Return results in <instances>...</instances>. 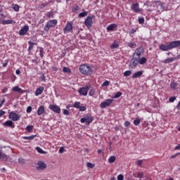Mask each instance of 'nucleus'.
<instances>
[{"instance_id": "nucleus-63", "label": "nucleus", "mask_w": 180, "mask_h": 180, "mask_svg": "<svg viewBox=\"0 0 180 180\" xmlns=\"http://www.w3.org/2000/svg\"><path fill=\"white\" fill-rule=\"evenodd\" d=\"M136 33V30L134 29L131 30V34H134Z\"/></svg>"}, {"instance_id": "nucleus-7", "label": "nucleus", "mask_w": 180, "mask_h": 180, "mask_svg": "<svg viewBox=\"0 0 180 180\" xmlns=\"http://www.w3.org/2000/svg\"><path fill=\"white\" fill-rule=\"evenodd\" d=\"M113 103V99H107L103 102H101L100 105V108L101 109H105V108H108V106H110Z\"/></svg>"}, {"instance_id": "nucleus-8", "label": "nucleus", "mask_w": 180, "mask_h": 180, "mask_svg": "<svg viewBox=\"0 0 180 180\" xmlns=\"http://www.w3.org/2000/svg\"><path fill=\"white\" fill-rule=\"evenodd\" d=\"M137 64H139V60L137 57L133 56L132 59L130 60L129 67L131 70H134L136 67H137Z\"/></svg>"}, {"instance_id": "nucleus-15", "label": "nucleus", "mask_w": 180, "mask_h": 180, "mask_svg": "<svg viewBox=\"0 0 180 180\" xmlns=\"http://www.w3.org/2000/svg\"><path fill=\"white\" fill-rule=\"evenodd\" d=\"M27 32H29V25H24L19 31V35L25 36Z\"/></svg>"}, {"instance_id": "nucleus-53", "label": "nucleus", "mask_w": 180, "mask_h": 180, "mask_svg": "<svg viewBox=\"0 0 180 180\" xmlns=\"http://www.w3.org/2000/svg\"><path fill=\"white\" fill-rule=\"evenodd\" d=\"M26 112H27V113H30L32 112V106H28L27 108Z\"/></svg>"}, {"instance_id": "nucleus-27", "label": "nucleus", "mask_w": 180, "mask_h": 180, "mask_svg": "<svg viewBox=\"0 0 180 180\" xmlns=\"http://www.w3.org/2000/svg\"><path fill=\"white\" fill-rule=\"evenodd\" d=\"M119 47V41H114L113 44H111L110 49H115Z\"/></svg>"}, {"instance_id": "nucleus-10", "label": "nucleus", "mask_w": 180, "mask_h": 180, "mask_svg": "<svg viewBox=\"0 0 180 180\" xmlns=\"http://www.w3.org/2000/svg\"><path fill=\"white\" fill-rule=\"evenodd\" d=\"M72 22H68L65 28L63 29L64 33H72Z\"/></svg>"}, {"instance_id": "nucleus-6", "label": "nucleus", "mask_w": 180, "mask_h": 180, "mask_svg": "<svg viewBox=\"0 0 180 180\" xmlns=\"http://www.w3.org/2000/svg\"><path fill=\"white\" fill-rule=\"evenodd\" d=\"M155 11L157 12H162L164 11V5L160 1H155L154 3Z\"/></svg>"}, {"instance_id": "nucleus-20", "label": "nucleus", "mask_w": 180, "mask_h": 180, "mask_svg": "<svg viewBox=\"0 0 180 180\" xmlns=\"http://www.w3.org/2000/svg\"><path fill=\"white\" fill-rule=\"evenodd\" d=\"M176 60H178V57L167 58L163 61V63L164 64H169L170 63H174V61H176Z\"/></svg>"}, {"instance_id": "nucleus-47", "label": "nucleus", "mask_w": 180, "mask_h": 180, "mask_svg": "<svg viewBox=\"0 0 180 180\" xmlns=\"http://www.w3.org/2000/svg\"><path fill=\"white\" fill-rule=\"evenodd\" d=\"M80 112H85V110H86V106H80L79 108Z\"/></svg>"}, {"instance_id": "nucleus-11", "label": "nucleus", "mask_w": 180, "mask_h": 180, "mask_svg": "<svg viewBox=\"0 0 180 180\" xmlns=\"http://www.w3.org/2000/svg\"><path fill=\"white\" fill-rule=\"evenodd\" d=\"M49 109L50 110H52L53 112H54V113H58L60 114L61 113V108L60 107H58V105H49Z\"/></svg>"}, {"instance_id": "nucleus-57", "label": "nucleus", "mask_w": 180, "mask_h": 180, "mask_svg": "<svg viewBox=\"0 0 180 180\" xmlns=\"http://www.w3.org/2000/svg\"><path fill=\"white\" fill-rule=\"evenodd\" d=\"M6 65H8V60H5L4 63H3L2 67L4 68H5V67H6Z\"/></svg>"}, {"instance_id": "nucleus-37", "label": "nucleus", "mask_w": 180, "mask_h": 180, "mask_svg": "<svg viewBox=\"0 0 180 180\" xmlns=\"http://www.w3.org/2000/svg\"><path fill=\"white\" fill-rule=\"evenodd\" d=\"M25 129L27 131H28V133H32V131H33V126L28 125L26 127Z\"/></svg>"}, {"instance_id": "nucleus-4", "label": "nucleus", "mask_w": 180, "mask_h": 180, "mask_svg": "<svg viewBox=\"0 0 180 180\" xmlns=\"http://www.w3.org/2000/svg\"><path fill=\"white\" fill-rule=\"evenodd\" d=\"M94 18L95 15L87 16L84 20V25L87 27V29H91L92 27V25H94Z\"/></svg>"}, {"instance_id": "nucleus-18", "label": "nucleus", "mask_w": 180, "mask_h": 180, "mask_svg": "<svg viewBox=\"0 0 180 180\" xmlns=\"http://www.w3.org/2000/svg\"><path fill=\"white\" fill-rule=\"evenodd\" d=\"M131 9L136 13L141 12L139 4L138 3L134 4L131 7Z\"/></svg>"}, {"instance_id": "nucleus-34", "label": "nucleus", "mask_w": 180, "mask_h": 180, "mask_svg": "<svg viewBox=\"0 0 180 180\" xmlns=\"http://www.w3.org/2000/svg\"><path fill=\"white\" fill-rule=\"evenodd\" d=\"M46 16L47 18H49V19L51 18H54V12L53 11H49V12H47L46 13Z\"/></svg>"}, {"instance_id": "nucleus-28", "label": "nucleus", "mask_w": 180, "mask_h": 180, "mask_svg": "<svg viewBox=\"0 0 180 180\" xmlns=\"http://www.w3.org/2000/svg\"><path fill=\"white\" fill-rule=\"evenodd\" d=\"M11 8L12 9H13V11H15V12H19V9H20L19 5L13 4L11 5Z\"/></svg>"}, {"instance_id": "nucleus-43", "label": "nucleus", "mask_w": 180, "mask_h": 180, "mask_svg": "<svg viewBox=\"0 0 180 180\" xmlns=\"http://www.w3.org/2000/svg\"><path fill=\"white\" fill-rule=\"evenodd\" d=\"M36 150H37V151L40 153V154H44L45 153L44 150H43V149H41L40 147H37Z\"/></svg>"}, {"instance_id": "nucleus-59", "label": "nucleus", "mask_w": 180, "mask_h": 180, "mask_svg": "<svg viewBox=\"0 0 180 180\" xmlns=\"http://www.w3.org/2000/svg\"><path fill=\"white\" fill-rule=\"evenodd\" d=\"M179 155V153H176L175 155H173L170 157V159L176 158V157H178Z\"/></svg>"}, {"instance_id": "nucleus-45", "label": "nucleus", "mask_w": 180, "mask_h": 180, "mask_svg": "<svg viewBox=\"0 0 180 180\" xmlns=\"http://www.w3.org/2000/svg\"><path fill=\"white\" fill-rule=\"evenodd\" d=\"M143 23H144V18L143 17L139 18V24L143 25Z\"/></svg>"}, {"instance_id": "nucleus-25", "label": "nucleus", "mask_w": 180, "mask_h": 180, "mask_svg": "<svg viewBox=\"0 0 180 180\" xmlns=\"http://www.w3.org/2000/svg\"><path fill=\"white\" fill-rule=\"evenodd\" d=\"M80 11H81V7H79L78 6H72V12H73V13H78V12H80Z\"/></svg>"}, {"instance_id": "nucleus-60", "label": "nucleus", "mask_w": 180, "mask_h": 180, "mask_svg": "<svg viewBox=\"0 0 180 180\" xmlns=\"http://www.w3.org/2000/svg\"><path fill=\"white\" fill-rule=\"evenodd\" d=\"M5 103V99H3L1 102L0 103V108H2V105Z\"/></svg>"}, {"instance_id": "nucleus-52", "label": "nucleus", "mask_w": 180, "mask_h": 180, "mask_svg": "<svg viewBox=\"0 0 180 180\" xmlns=\"http://www.w3.org/2000/svg\"><path fill=\"white\" fill-rule=\"evenodd\" d=\"M176 99V97L172 96L169 98V102H174Z\"/></svg>"}, {"instance_id": "nucleus-56", "label": "nucleus", "mask_w": 180, "mask_h": 180, "mask_svg": "<svg viewBox=\"0 0 180 180\" xmlns=\"http://www.w3.org/2000/svg\"><path fill=\"white\" fill-rule=\"evenodd\" d=\"M129 47H130V49H133V47L134 46V43L130 41L128 44Z\"/></svg>"}, {"instance_id": "nucleus-42", "label": "nucleus", "mask_w": 180, "mask_h": 180, "mask_svg": "<svg viewBox=\"0 0 180 180\" xmlns=\"http://www.w3.org/2000/svg\"><path fill=\"white\" fill-rule=\"evenodd\" d=\"M110 84V82L106 80L102 84L101 86H109V84Z\"/></svg>"}, {"instance_id": "nucleus-32", "label": "nucleus", "mask_w": 180, "mask_h": 180, "mask_svg": "<svg viewBox=\"0 0 180 180\" xmlns=\"http://www.w3.org/2000/svg\"><path fill=\"white\" fill-rule=\"evenodd\" d=\"M115 161H116V156H110L108 158V162L110 164H113V162H115Z\"/></svg>"}, {"instance_id": "nucleus-14", "label": "nucleus", "mask_w": 180, "mask_h": 180, "mask_svg": "<svg viewBox=\"0 0 180 180\" xmlns=\"http://www.w3.org/2000/svg\"><path fill=\"white\" fill-rule=\"evenodd\" d=\"M88 91H89V87H82L79 89V94L83 96H86L88 95Z\"/></svg>"}, {"instance_id": "nucleus-50", "label": "nucleus", "mask_w": 180, "mask_h": 180, "mask_svg": "<svg viewBox=\"0 0 180 180\" xmlns=\"http://www.w3.org/2000/svg\"><path fill=\"white\" fill-rule=\"evenodd\" d=\"M136 165H139V167H141V165H143V160H138L136 162Z\"/></svg>"}, {"instance_id": "nucleus-49", "label": "nucleus", "mask_w": 180, "mask_h": 180, "mask_svg": "<svg viewBox=\"0 0 180 180\" xmlns=\"http://www.w3.org/2000/svg\"><path fill=\"white\" fill-rule=\"evenodd\" d=\"M143 176H144V174L143 172H139L138 173L137 178H139L140 179H141V178H143Z\"/></svg>"}, {"instance_id": "nucleus-64", "label": "nucleus", "mask_w": 180, "mask_h": 180, "mask_svg": "<svg viewBox=\"0 0 180 180\" xmlns=\"http://www.w3.org/2000/svg\"><path fill=\"white\" fill-rule=\"evenodd\" d=\"M175 150H180V144L175 146Z\"/></svg>"}, {"instance_id": "nucleus-39", "label": "nucleus", "mask_w": 180, "mask_h": 180, "mask_svg": "<svg viewBox=\"0 0 180 180\" xmlns=\"http://www.w3.org/2000/svg\"><path fill=\"white\" fill-rule=\"evenodd\" d=\"M130 75H131V71L130 70H127L124 72V77H130Z\"/></svg>"}, {"instance_id": "nucleus-62", "label": "nucleus", "mask_w": 180, "mask_h": 180, "mask_svg": "<svg viewBox=\"0 0 180 180\" xmlns=\"http://www.w3.org/2000/svg\"><path fill=\"white\" fill-rule=\"evenodd\" d=\"M52 70H53V71H55V72L58 71V68H57L56 67H52Z\"/></svg>"}, {"instance_id": "nucleus-12", "label": "nucleus", "mask_w": 180, "mask_h": 180, "mask_svg": "<svg viewBox=\"0 0 180 180\" xmlns=\"http://www.w3.org/2000/svg\"><path fill=\"white\" fill-rule=\"evenodd\" d=\"M9 119L13 120V122H18V120L20 119V115H18L17 113L11 112L9 114Z\"/></svg>"}, {"instance_id": "nucleus-19", "label": "nucleus", "mask_w": 180, "mask_h": 180, "mask_svg": "<svg viewBox=\"0 0 180 180\" xmlns=\"http://www.w3.org/2000/svg\"><path fill=\"white\" fill-rule=\"evenodd\" d=\"M37 113L38 116H41V115H43L44 113H46V109L44 108V106L40 105L38 108Z\"/></svg>"}, {"instance_id": "nucleus-54", "label": "nucleus", "mask_w": 180, "mask_h": 180, "mask_svg": "<svg viewBox=\"0 0 180 180\" xmlns=\"http://www.w3.org/2000/svg\"><path fill=\"white\" fill-rule=\"evenodd\" d=\"M124 126L125 127H129V126H130V122L126 121V122H124Z\"/></svg>"}, {"instance_id": "nucleus-40", "label": "nucleus", "mask_w": 180, "mask_h": 180, "mask_svg": "<svg viewBox=\"0 0 180 180\" xmlns=\"http://www.w3.org/2000/svg\"><path fill=\"white\" fill-rule=\"evenodd\" d=\"M120 96H122V92L118 91L115 94V95L114 96V98L115 99H117V98H120Z\"/></svg>"}, {"instance_id": "nucleus-22", "label": "nucleus", "mask_w": 180, "mask_h": 180, "mask_svg": "<svg viewBox=\"0 0 180 180\" xmlns=\"http://www.w3.org/2000/svg\"><path fill=\"white\" fill-rule=\"evenodd\" d=\"M12 91L13 92H18V94H25V91H23L22 89H20L19 86H15L12 88Z\"/></svg>"}, {"instance_id": "nucleus-31", "label": "nucleus", "mask_w": 180, "mask_h": 180, "mask_svg": "<svg viewBox=\"0 0 180 180\" xmlns=\"http://www.w3.org/2000/svg\"><path fill=\"white\" fill-rule=\"evenodd\" d=\"M140 123H141V120L140 119V117L136 118L134 120V126H139V124H140Z\"/></svg>"}, {"instance_id": "nucleus-58", "label": "nucleus", "mask_w": 180, "mask_h": 180, "mask_svg": "<svg viewBox=\"0 0 180 180\" xmlns=\"http://www.w3.org/2000/svg\"><path fill=\"white\" fill-rule=\"evenodd\" d=\"M5 115V111L0 110V117H2Z\"/></svg>"}, {"instance_id": "nucleus-21", "label": "nucleus", "mask_w": 180, "mask_h": 180, "mask_svg": "<svg viewBox=\"0 0 180 180\" xmlns=\"http://www.w3.org/2000/svg\"><path fill=\"white\" fill-rule=\"evenodd\" d=\"M117 27V24L112 23L107 27V30L108 32H113V30H115V29H116Z\"/></svg>"}, {"instance_id": "nucleus-41", "label": "nucleus", "mask_w": 180, "mask_h": 180, "mask_svg": "<svg viewBox=\"0 0 180 180\" xmlns=\"http://www.w3.org/2000/svg\"><path fill=\"white\" fill-rule=\"evenodd\" d=\"M95 93H96L95 89H91L89 92V96H94V95H95Z\"/></svg>"}, {"instance_id": "nucleus-23", "label": "nucleus", "mask_w": 180, "mask_h": 180, "mask_svg": "<svg viewBox=\"0 0 180 180\" xmlns=\"http://www.w3.org/2000/svg\"><path fill=\"white\" fill-rule=\"evenodd\" d=\"M143 74H144V70L138 71L132 75V78H140Z\"/></svg>"}, {"instance_id": "nucleus-17", "label": "nucleus", "mask_w": 180, "mask_h": 180, "mask_svg": "<svg viewBox=\"0 0 180 180\" xmlns=\"http://www.w3.org/2000/svg\"><path fill=\"white\" fill-rule=\"evenodd\" d=\"M3 126H4V127H11V129H15V124H13V122L11 120L6 121L4 123H3Z\"/></svg>"}, {"instance_id": "nucleus-46", "label": "nucleus", "mask_w": 180, "mask_h": 180, "mask_svg": "<svg viewBox=\"0 0 180 180\" xmlns=\"http://www.w3.org/2000/svg\"><path fill=\"white\" fill-rule=\"evenodd\" d=\"M87 167L89 168H95V165L94 164H92L91 162H87Z\"/></svg>"}, {"instance_id": "nucleus-35", "label": "nucleus", "mask_w": 180, "mask_h": 180, "mask_svg": "<svg viewBox=\"0 0 180 180\" xmlns=\"http://www.w3.org/2000/svg\"><path fill=\"white\" fill-rule=\"evenodd\" d=\"M80 106H81V102L79 101L75 102L73 105V108H75L76 109H79Z\"/></svg>"}, {"instance_id": "nucleus-48", "label": "nucleus", "mask_w": 180, "mask_h": 180, "mask_svg": "<svg viewBox=\"0 0 180 180\" xmlns=\"http://www.w3.org/2000/svg\"><path fill=\"white\" fill-rule=\"evenodd\" d=\"M117 180H123V179H124V176H123V174H120L117 176Z\"/></svg>"}, {"instance_id": "nucleus-16", "label": "nucleus", "mask_w": 180, "mask_h": 180, "mask_svg": "<svg viewBox=\"0 0 180 180\" xmlns=\"http://www.w3.org/2000/svg\"><path fill=\"white\" fill-rule=\"evenodd\" d=\"M44 91V87L40 86L39 88H37L34 92L35 96H39V95H41Z\"/></svg>"}, {"instance_id": "nucleus-38", "label": "nucleus", "mask_w": 180, "mask_h": 180, "mask_svg": "<svg viewBox=\"0 0 180 180\" xmlns=\"http://www.w3.org/2000/svg\"><path fill=\"white\" fill-rule=\"evenodd\" d=\"M25 162H26V160H25V159H23L22 158H18V163L21 164V165H25Z\"/></svg>"}, {"instance_id": "nucleus-24", "label": "nucleus", "mask_w": 180, "mask_h": 180, "mask_svg": "<svg viewBox=\"0 0 180 180\" xmlns=\"http://www.w3.org/2000/svg\"><path fill=\"white\" fill-rule=\"evenodd\" d=\"M138 58V64H140V65H143V64H146L147 63V59L144 57L142 58Z\"/></svg>"}, {"instance_id": "nucleus-55", "label": "nucleus", "mask_w": 180, "mask_h": 180, "mask_svg": "<svg viewBox=\"0 0 180 180\" xmlns=\"http://www.w3.org/2000/svg\"><path fill=\"white\" fill-rule=\"evenodd\" d=\"M58 153L60 154H63V153H64V147H60L59 150H58Z\"/></svg>"}, {"instance_id": "nucleus-3", "label": "nucleus", "mask_w": 180, "mask_h": 180, "mask_svg": "<svg viewBox=\"0 0 180 180\" xmlns=\"http://www.w3.org/2000/svg\"><path fill=\"white\" fill-rule=\"evenodd\" d=\"M58 21L57 20H51L46 22L44 26V32H49L50 31L51 27H56L57 26Z\"/></svg>"}, {"instance_id": "nucleus-5", "label": "nucleus", "mask_w": 180, "mask_h": 180, "mask_svg": "<svg viewBox=\"0 0 180 180\" xmlns=\"http://www.w3.org/2000/svg\"><path fill=\"white\" fill-rule=\"evenodd\" d=\"M94 121V117L91 115H86L83 118L80 119L81 123H86V126H89L91 123Z\"/></svg>"}, {"instance_id": "nucleus-13", "label": "nucleus", "mask_w": 180, "mask_h": 180, "mask_svg": "<svg viewBox=\"0 0 180 180\" xmlns=\"http://www.w3.org/2000/svg\"><path fill=\"white\" fill-rule=\"evenodd\" d=\"M47 168V165L45 164L44 162H38L37 167L36 169L38 171H43V169H46Z\"/></svg>"}, {"instance_id": "nucleus-61", "label": "nucleus", "mask_w": 180, "mask_h": 180, "mask_svg": "<svg viewBox=\"0 0 180 180\" xmlns=\"http://www.w3.org/2000/svg\"><path fill=\"white\" fill-rule=\"evenodd\" d=\"M176 108V109H178V110H180V101H179Z\"/></svg>"}, {"instance_id": "nucleus-30", "label": "nucleus", "mask_w": 180, "mask_h": 180, "mask_svg": "<svg viewBox=\"0 0 180 180\" xmlns=\"http://www.w3.org/2000/svg\"><path fill=\"white\" fill-rule=\"evenodd\" d=\"M170 88H172V89H176V88H178V84L175 83V82H171Z\"/></svg>"}, {"instance_id": "nucleus-51", "label": "nucleus", "mask_w": 180, "mask_h": 180, "mask_svg": "<svg viewBox=\"0 0 180 180\" xmlns=\"http://www.w3.org/2000/svg\"><path fill=\"white\" fill-rule=\"evenodd\" d=\"M63 115L68 116V115H70V111H68V110H63Z\"/></svg>"}, {"instance_id": "nucleus-33", "label": "nucleus", "mask_w": 180, "mask_h": 180, "mask_svg": "<svg viewBox=\"0 0 180 180\" xmlns=\"http://www.w3.org/2000/svg\"><path fill=\"white\" fill-rule=\"evenodd\" d=\"M88 15V11H84L83 13H80L78 15V18H85Z\"/></svg>"}, {"instance_id": "nucleus-44", "label": "nucleus", "mask_w": 180, "mask_h": 180, "mask_svg": "<svg viewBox=\"0 0 180 180\" xmlns=\"http://www.w3.org/2000/svg\"><path fill=\"white\" fill-rule=\"evenodd\" d=\"M0 158H2L3 160L6 159V155L1 151H0Z\"/></svg>"}, {"instance_id": "nucleus-29", "label": "nucleus", "mask_w": 180, "mask_h": 180, "mask_svg": "<svg viewBox=\"0 0 180 180\" xmlns=\"http://www.w3.org/2000/svg\"><path fill=\"white\" fill-rule=\"evenodd\" d=\"M34 137H36V135H31L30 136H22L23 140H34Z\"/></svg>"}, {"instance_id": "nucleus-2", "label": "nucleus", "mask_w": 180, "mask_h": 180, "mask_svg": "<svg viewBox=\"0 0 180 180\" xmlns=\"http://www.w3.org/2000/svg\"><path fill=\"white\" fill-rule=\"evenodd\" d=\"M79 71L84 75H91L92 74V68L88 65H82L79 68Z\"/></svg>"}, {"instance_id": "nucleus-9", "label": "nucleus", "mask_w": 180, "mask_h": 180, "mask_svg": "<svg viewBox=\"0 0 180 180\" xmlns=\"http://www.w3.org/2000/svg\"><path fill=\"white\" fill-rule=\"evenodd\" d=\"M143 53H144V48H143L142 46H140L135 50L133 57H136V56L137 58H140V57H141V54H143Z\"/></svg>"}, {"instance_id": "nucleus-1", "label": "nucleus", "mask_w": 180, "mask_h": 180, "mask_svg": "<svg viewBox=\"0 0 180 180\" xmlns=\"http://www.w3.org/2000/svg\"><path fill=\"white\" fill-rule=\"evenodd\" d=\"M176 47H180V41H172L168 45L162 44L159 46V49L162 51H168V50H172Z\"/></svg>"}, {"instance_id": "nucleus-26", "label": "nucleus", "mask_w": 180, "mask_h": 180, "mask_svg": "<svg viewBox=\"0 0 180 180\" xmlns=\"http://www.w3.org/2000/svg\"><path fill=\"white\" fill-rule=\"evenodd\" d=\"M1 23L2 25H13V23H15V21L13 20H4Z\"/></svg>"}, {"instance_id": "nucleus-36", "label": "nucleus", "mask_w": 180, "mask_h": 180, "mask_svg": "<svg viewBox=\"0 0 180 180\" xmlns=\"http://www.w3.org/2000/svg\"><path fill=\"white\" fill-rule=\"evenodd\" d=\"M63 72H67L68 74H71V69L70 68L64 67L63 68Z\"/></svg>"}]
</instances>
